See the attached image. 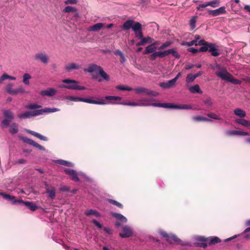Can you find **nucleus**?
Listing matches in <instances>:
<instances>
[{
  "label": "nucleus",
  "mask_w": 250,
  "mask_h": 250,
  "mask_svg": "<svg viewBox=\"0 0 250 250\" xmlns=\"http://www.w3.org/2000/svg\"><path fill=\"white\" fill-rule=\"evenodd\" d=\"M0 195L6 200L10 201L14 205H20L21 206H25L32 211H35L39 207L37 206L33 202L24 201L21 199H17L14 196H12L9 194L5 192H0Z\"/></svg>",
  "instance_id": "nucleus-1"
},
{
  "label": "nucleus",
  "mask_w": 250,
  "mask_h": 250,
  "mask_svg": "<svg viewBox=\"0 0 250 250\" xmlns=\"http://www.w3.org/2000/svg\"><path fill=\"white\" fill-rule=\"evenodd\" d=\"M213 69H218L219 71L216 72L215 74L223 80L230 82L235 84H240L241 82L237 79L234 78L229 73L226 68H221L220 65L217 63L212 67Z\"/></svg>",
  "instance_id": "nucleus-2"
},
{
  "label": "nucleus",
  "mask_w": 250,
  "mask_h": 250,
  "mask_svg": "<svg viewBox=\"0 0 250 250\" xmlns=\"http://www.w3.org/2000/svg\"><path fill=\"white\" fill-rule=\"evenodd\" d=\"M64 100L74 101V102H83L89 104H99V105H104L106 104L104 100L99 99L98 100H92L88 98H84L78 97H75L72 96H65L63 98Z\"/></svg>",
  "instance_id": "nucleus-3"
},
{
  "label": "nucleus",
  "mask_w": 250,
  "mask_h": 250,
  "mask_svg": "<svg viewBox=\"0 0 250 250\" xmlns=\"http://www.w3.org/2000/svg\"><path fill=\"white\" fill-rule=\"evenodd\" d=\"M171 54L173 57L176 58H179L180 56L174 49H169L163 51H155L149 56V59L154 61L157 58H163L166 56Z\"/></svg>",
  "instance_id": "nucleus-4"
},
{
  "label": "nucleus",
  "mask_w": 250,
  "mask_h": 250,
  "mask_svg": "<svg viewBox=\"0 0 250 250\" xmlns=\"http://www.w3.org/2000/svg\"><path fill=\"white\" fill-rule=\"evenodd\" d=\"M62 83H67L68 84L63 85L62 86V87L68 89L82 90L86 89L85 87L79 85L78 84L79 82L75 80L65 79L62 81Z\"/></svg>",
  "instance_id": "nucleus-5"
},
{
  "label": "nucleus",
  "mask_w": 250,
  "mask_h": 250,
  "mask_svg": "<svg viewBox=\"0 0 250 250\" xmlns=\"http://www.w3.org/2000/svg\"><path fill=\"white\" fill-rule=\"evenodd\" d=\"M4 119L1 122L2 127H6L9 125L10 123L14 119L13 113L10 110H5L3 112Z\"/></svg>",
  "instance_id": "nucleus-6"
},
{
  "label": "nucleus",
  "mask_w": 250,
  "mask_h": 250,
  "mask_svg": "<svg viewBox=\"0 0 250 250\" xmlns=\"http://www.w3.org/2000/svg\"><path fill=\"white\" fill-rule=\"evenodd\" d=\"M44 186L47 196L52 200L54 199L56 194V188L47 182H44Z\"/></svg>",
  "instance_id": "nucleus-7"
},
{
  "label": "nucleus",
  "mask_w": 250,
  "mask_h": 250,
  "mask_svg": "<svg viewBox=\"0 0 250 250\" xmlns=\"http://www.w3.org/2000/svg\"><path fill=\"white\" fill-rule=\"evenodd\" d=\"M103 100V99H102ZM105 99L108 101H110L109 102H106L105 100L104 99V101L106 103V104H120L124 105H128V102H122L121 103H119V101H121L122 98L119 96H106L105 97Z\"/></svg>",
  "instance_id": "nucleus-8"
},
{
  "label": "nucleus",
  "mask_w": 250,
  "mask_h": 250,
  "mask_svg": "<svg viewBox=\"0 0 250 250\" xmlns=\"http://www.w3.org/2000/svg\"><path fill=\"white\" fill-rule=\"evenodd\" d=\"M39 116L38 109L33 111H26L23 113H21L18 115L20 119H27L32 117Z\"/></svg>",
  "instance_id": "nucleus-9"
},
{
  "label": "nucleus",
  "mask_w": 250,
  "mask_h": 250,
  "mask_svg": "<svg viewBox=\"0 0 250 250\" xmlns=\"http://www.w3.org/2000/svg\"><path fill=\"white\" fill-rule=\"evenodd\" d=\"M135 92L137 94L145 93L146 95L156 97L159 95L157 92L151 90L143 87H138L134 89Z\"/></svg>",
  "instance_id": "nucleus-10"
},
{
  "label": "nucleus",
  "mask_w": 250,
  "mask_h": 250,
  "mask_svg": "<svg viewBox=\"0 0 250 250\" xmlns=\"http://www.w3.org/2000/svg\"><path fill=\"white\" fill-rule=\"evenodd\" d=\"M132 30L134 31L135 36L137 38L141 39L143 38L142 25L140 22H136L134 24Z\"/></svg>",
  "instance_id": "nucleus-11"
},
{
  "label": "nucleus",
  "mask_w": 250,
  "mask_h": 250,
  "mask_svg": "<svg viewBox=\"0 0 250 250\" xmlns=\"http://www.w3.org/2000/svg\"><path fill=\"white\" fill-rule=\"evenodd\" d=\"M133 235V229L131 227L125 225L122 226V233H120L119 235L122 238H128Z\"/></svg>",
  "instance_id": "nucleus-12"
},
{
  "label": "nucleus",
  "mask_w": 250,
  "mask_h": 250,
  "mask_svg": "<svg viewBox=\"0 0 250 250\" xmlns=\"http://www.w3.org/2000/svg\"><path fill=\"white\" fill-rule=\"evenodd\" d=\"M64 171L67 175L69 176L72 181L76 182L80 181V179L78 177L79 172L77 173L76 170L69 168H64Z\"/></svg>",
  "instance_id": "nucleus-13"
},
{
  "label": "nucleus",
  "mask_w": 250,
  "mask_h": 250,
  "mask_svg": "<svg viewBox=\"0 0 250 250\" xmlns=\"http://www.w3.org/2000/svg\"><path fill=\"white\" fill-rule=\"evenodd\" d=\"M237 236H241L244 238L245 240H248L250 239V227L247 228L244 232L239 235H235L232 237H229L225 240V242L229 241L234 238H236Z\"/></svg>",
  "instance_id": "nucleus-14"
},
{
  "label": "nucleus",
  "mask_w": 250,
  "mask_h": 250,
  "mask_svg": "<svg viewBox=\"0 0 250 250\" xmlns=\"http://www.w3.org/2000/svg\"><path fill=\"white\" fill-rule=\"evenodd\" d=\"M34 58L37 61H40L44 64H47L49 60V57L45 53L40 52L36 54Z\"/></svg>",
  "instance_id": "nucleus-15"
},
{
  "label": "nucleus",
  "mask_w": 250,
  "mask_h": 250,
  "mask_svg": "<svg viewBox=\"0 0 250 250\" xmlns=\"http://www.w3.org/2000/svg\"><path fill=\"white\" fill-rule=\"evenodd\" d=\"M207 239L208 237L204 236H196L194 237V240L196 241L197 245L203 248H205L208 246Z\"/></svg>",
  "instance_id": "nucleus-16"
},
{
  "label": "nucleus",
  "mask_w": 250,
  "mask_h": 250,
  "mask_svg": "<svg viewBox=\"0 0 250 250\" xmlns=\"http://www.w3.org/2000/svg\"><path fill=\"white\" fill-rule=\"evenodd\" d=\"M142 106H152L154 107L155 104H158L157 103H154L153 102L156 101V100L152 97H147L146 98L140 99Z\"/></svg>",
  "instance_id": "nucleus-17"
},
{
  "label": "nucleus",
  "mask_w": 250,
  "mask_h": 250,
  "mask_svg": "<svg viewBox=\"0 0 250 250\" xmlns=\"http://www.w3.org/2000/svg\"><path fill=\"white\" fill-rule=\"evenodd\" d=\"M225 134L228 136H232L234 135L240 136H249V133L247 132L235 130H228L225 132Z\"/></svg>",
  "instance_id": "nucleus-18"
},
{
  "label": "nucleus",
  "mask_w": 250,
  "mask_h": 250,
  "mask_svg": "<svg viewBox=\"0 0 250 250\" xmlns=\"http://www.w3.org/2000/svg\"><path fill=\"white\" fill-rule=\"evenodd\" d=\"M22 140L24 143H26V144L35 147H37L40 150L43 151L45 150V148L43 146L38 144L37 143H36V142H35L34 141L31 139L28 138L26 137H24L22 138Z\"/></svg>",
  "instance_id": "nucleus-19"
},
{
  "label": "nucleus",
  "mask_w": 250,
  "mask_h": 250,
  "mask_svg": "<svg viewBox=\"0 0 250 250\" xmlns=\"http://www.w3.org/2000/svg\"><path fill=\"white\" fill-rule=\"evenodd\" d=\"M208 13L212 16L215 17L226 13V8L225 6L221 7L215 10H208Z\"/></svg>",
  "instance_id": "nucleus-20"
},
{
  "label": "nucleus",
  "mask_w": 250,
  "mask_h": 250,
  "mask_svg": "<svg viewBox=\"0 0 250 250\" xmlns=\"http://www.w3.org/2000/svg\"><path fill=\"white\" fill-rule=\"evenodd\" d=\"M25 131L27 133L36 137V138L40 139L41 140H42L43 141H47L48 140V139L47 137H46L38 132H36L34 131H32V130H31L28 129H26L25 130Z\"/></svg>",
  "instance_id": "nucleus-21"
},
{
  "label": "nucleus",
  "mask_w": 250,
  "mask_h": 250,
  "mask_svg": "<svg viewBox=\"0 0 250 250\" xmlns=\"http://www.w3.org/2000/svg\"><path fill=\"white\" fill-rule=\"evenodd\" d=\"M201 39V37L199 35H195L194 36V39L192 41L190 42H186L182 43V45H185L187 46H191L193 45H197L199 41Z\"/></svg>",
  "instance_id": "nucleus-22"
},
{
  "label": "nucleus",
  "mask_w": 250,
  "mask_h": 250,
  "mask_svg": "<svg viewBox=\"0 0 250 250\" xmlns=\"http://www.w3.org/2000/svg\"><path fill=\"white\" fill-rule=\"evenodd\" d=\"M57 92V91L56 89L53 88H50L41 91L40 94L42 96H47L48 97H52L55 95Z\"/></svg>",
  "instance_id": "nucleus-23"
},
{
  "label": "nucleus",
  "mask_w": 250,
  "mask_h": 250,
  "mask_svg": "<svg viewBox=\"0 0 250 250\" xmlns=\"http://www.w3.org/2000/svg\"><path fill=\"white\" fill-rule=\"evenodd\" d=\"M210 43L205 42L204 40L200 39L199 41L198 44L199 45H202L199 50V52H206L209 49V46Z\"/></svg>",
  "instance_id": "nucleus-24"
},
{
  "label": "nucleus",
  "mask_w": 250,
  "mask_h": 250,
  "mask_svg": "<svg viewBox=\"0 0 250 250\" xmlns=\"http://www.w3.org/2000/svg\"><path fill=\"white\" fill-rule=\"evenodd\" d=\"M102 67L95 64H90L87 68L84 69L85 72L92 73L94 72H99Z\"/></svg>",
  "instance_id": "nucleus-25"
},
{
  "label": "nucleus",
  "mask_w": 250,
  "mask_h": 250,
  "mask_svg": "<svg viewBox=\"0 0 250 250\" xmlns=\"http://www.w3.org/2000/svg\"><path fill=\"white\" fill-rule=\"evenodd\" d=\"M60 111V109L58 108L46 107L43 109H38L39 115H42L44 113H50Z\"/></svg>",
  "instance_id": "nucleus-26"
},
{
  "label": "nucleus",
  "mask_w": 250,
  "mask_h": 250,
  "mask_svg": "<svg viewBox=\"0 0 250 250\" xmlns=\"http://www.w3.org/2000/svg\"><path fill=\"white\" fill-rule=\"evenodd\" d=\"M84 214L87 217H89L92 215L96 217H100L101 216V213L95 209H86L84 212Z\"/></svg>",
  "instance_id": "nucleus-27"
},
{
  "label": "nucleus",
  "mask_w": 250,
  "mask_h": 250,
  "mask_svg": "<svg viewBox=\"0 0 250 250\" xmlns=\"http://www.w3.org/2000/svg\"><path fill=\"white\" fill-rule=\"evenodd\" d=\"M154 105V107L177 109V105L170 103H158V104H155Z\"/></svg>",
  "instance_id": "nucleus-28"
},
{
  "label": "nucleus",
  "mask_w": 250,
  "mask_h": 250,
  "mask_svg": "<svg viewBox=\"0 0 250 250\" xmlns=\"http://www.w3.org/2000/svg\"><path fill=\"white\" fill-rule=\"evenodd\" d=\"M175 84L173 80H169L167 82L161 83L159 84L160 86L164 89H168L172 87Z\"/></svg>",
  "instance_id": "nucleus-29"
},
{
  "label": "nucleus",
  "mask_w": 250,
  "mask_h": 250,
  "mask_svg": "<svg viewBox=\"0 0 250 250\" xmlns=\"http://www.w3.org/2000/svg\"><path fill=\"white\" fill-rule=\"evenodd\" d=\"M111 215L113 217L116 218L121 223H125L127 221V218L123 215L116 212H111Z\"/></svg>",
  "instance_id": "nucleus-30"
},
{
  "label": "nucleus",
  "mask_w": 250,
  "mask_h": 250,
  "mask_svg": "<svg viewBox=\"0 0 250 250\" xmlns=\"http://www.w3.org/2000/svg\"><path fill=\"white\" fill-rule=\"evenodd\" d=\"M55 162L59 165L68 167H74L75 165L72 162L62 159L56 160H55Z\"/></svg>",
  "instance_id": "nucleus-31"
},
{
  "label": "nucleus",
  "mask_w": 250,
  "mask_h": 250,
  "mask_svg": "<svg viewBox=\"0 0 250 250\" xmlns=\"http://www.w3.org/2000/svg\"><path fill=\"white\" fill-rule=\"evenodd\" d=\"M134 21L129 20L124 22L122 28L124 30H127L130 28L132 29V27L134 26V24L135 23Z\"/></svg>",
  "instance_id": "nucleus-32"
},
{
  "label": "nucleus",
  "mask_w": 250,
  "mask_h": 250,
  "mask_svg": "<svg viewBox=\"0 0 250 250\" xmlns=\"http://www.w3.org/2000/svg\"><path fill=\"white\" fill-rule=\"evenodd\" d=\"M207 244L209 245H215L221 242V239L216 236L208 237Z\"/></svg>",
  "instance_id": "nucleus-33"
},
{
  "label": "nucleus",
  "mask_w": 250,
  "mask_h": 250,
  "mask_svg": "<svg viewBox=\"0 0 250 250\" xmlns=\"http://www.w3.org/2000/svg\"><path fill=\"white\" fill-rule=\"evenodd\" d=\"M79 68H80V65L75 63L67 64L65 66V69L68 72H71L73 70L79 69Z\"/></svg>",
  "instance_id": "nucleus-34"
},
{
  "label": "nucleus",
  "mask_w": 250,
  "mask_h": 250,
  "mask_svg": "<svg viewBox=\"0 0 250 250\" xmlns=\"http://www.w3.org/2000/svg\"><path fill=\"white\" fill-rule=\"evenodd\" d=\"M169 239H171L174 242H177L179 244L182 246L188 245V243L183 242L181 239H179L175 234L173 233H169Z\"/></svg>",
  "instance_id": "nucleus-35"
},
{
  "label": "nucleus",
  "mask_w": 250,
  "mask_h": 250,
  "mask_svg": "<svg viewBox=\"0 0 250 250\" xmlns=\"http://www.w3.org/2000/svg\"><path fill=\"white\" fill-rule=\"evenodd\" d=\"M209 46V51L211 52L213 56L217 57L219 55V53L218 52L217 49L216 48L215 45L213 43H210Z\"/></svg>",
  "instance_id": "nucleus-36"
},
{
  "label": "nucleus",
  "mask_w": 250,
  "mask_h": 250,
  "mask_svg": "<svg viewBox=\"0 0 250 250\" xmlns=\"http://www.w3.org/2000/svg\"><path fill=\"white\" fill-rule=\"evenodd\" d=\"M104 24L103 23H97L93 25L90 26L89 31H97L101 29L104 27Z\"/></svg>",
  "instance_id": "nucleus-37"
},
{
  "label": "nucleus",
  "mask_w": 250,
  "mask_h": 250,
  "mask_svg": "<svg viewBox=\"0 0 250 250\" xmlns=\"http://www.w3.org/2000/svg\"><path fill=\"white\" fill-rule=\"evenodd\" d=\"M158 47L157 46H154L152 44L148 45L145 49L144 53L146 54L153 53L155 51L156 49H158Z\"/></svg>",
  "instance_id": "nucleus-38"
},
{
  "label": "nucleus",
  "mask_w": 250,
  "mask_h": 250,
  "mask_svg": "<svg viewBox=\"0 0 250 250\" xmlns=\"http://www.w3.org/2000/svg\"><path fill=\"white\" fill-rule=\"evenodd\" d=\"M26 92V91L23 85H20L17 88L14 89L13 95H16L19 94H23Z\"/></svg>",
  "instance_id": "nucleus-39"
},
{
  "label": "nucleus",
  "mask_w": 250,
  "mask_h": 250,
  "mask_svg": "<svg viewBox=\"0 0 250 250\" xmlns=\"http://www.w3.org/2000/svg\"><path fill=\"white\" fill-rule=\"evenodd\" d=\"M189 90L190 92L192 93H198L201 94L202 93V90H201L198 84H195L193 86H192L189 88Z\"/></svg>",
  "instance_id": "nucleus-40"
},
{
  "label": "nucleus",
  "mask_w": 250,
  "mask_h": 250,
  "mask_svg": "<svg viewBox=\"0 0 250 250\" xmlns=\"http://www.w3.org/2000/svg\"><path fill=\"white\" fill-rule=\"evenodd\" d=\"M192 119L193 121L198 122L210 121V120H209V119L200 115L194 116L193 117Z\"/></svg>",
  "instance_id": "nucleus-41"
},
{
  "label": "nucleus",
  "mask_w": 250,
  "mask_h": 250,
  "mask_svg": "<svg viewBox=\"0 0 250 250\" xmlns=\"http://www.w3.org/2000/svg\"><path fill=\"white\" fill-rule=\"evenodd\" d=\"M197 17L196 16H193L190 19L189 24L191 30H193L196 27V23L197 21Z\"/></svg>",
  "instance_id": "nucleus-42"
},
{
  "label": "nucleus",
  "mask_w": 250,
  "mask_h": 250,
  "mask_svg": "<svg viewBox=\"0 0 250 250\" xmlns=\"http://www.w3.org/2000/svg\"><path fill=\"white\" fill-rule=\"evenodd\" d=\"M19 131L18 125L16 123H13L9 127V132L12 134H14L17 133Z\"/></svg>",
  "instance_id": "nucleus-43"
},
{
  "label": "nucleus",
  "mask_w": 250,
  "mask_h": 250,
  "mask_svg": "<svg viewBox=\"0 0 250 250\" xmlns=\"http://www.w3.org/2000/svg\"><path fill=\"white\" fill-rule=\"evenodd\" d=\"M99 74L103 79L106 81H108L110 79L109 76L103 70L102 68L99 71Z\"/></svg>",
  "instance_id": "nucleus-44"
},
{
  "label": "nucleus",
  "mask_w": 250,
  "mask_h": 250,
  "mask_svg": "<svg viewBox=\"0 0 250 250\" xmlns=\"http://www.w3.org/2000/svg\"><path fill=\"white\" fill-rule=\"evenodd\" d=\"M234 113L235 115L240 118L244 117L246 115L245 112L240 108L235 109L234 110Z\"/></svg>",
  "instance_id": "nucleus-45"
},
{
  "label": "nucleus",
  "mask_w": 250,
  "mask_h": 250,
  "mask_svg": "<svg viewBox=\"0 0 250 250\" xmlns=\"http://www.w3.org/2000/svg\"><path fill=\"white\" fill-rule=\"evenodd\" d=\"M31 78L30 74L25 73L23 75L22 82L26 85H29L30 84L29 80Z\"/></svg>",
  "instance_id": "nucleus-46"
},
{
  "label": "nucleus",
  "mask_w": 250,
  "mask_h": 250,
  "mask_svg": "<svg viewBox=\"0 0 250 250\" xmlns=\"http://www.w3.org/2000/svg\"><path fill=\"white\" fill-rule=\"evenodd\" d=\"M116 88L118 90H122V91H125V90L131 91L133 90V88L132 87L126 86V85H117L116 86Z\"/></svg>",
  "instance_id": "nucleus-47"
},
{
  "label": "nucleus",
  "mask_w": 250,
  "mask_h": 250,
  "mask_svg": "<svg viewBox=\"0 0 250 250\" xmlns=\"http://www.w3.org/2000/svg\"><path fill=\"white\" fill-rule=\"evenodd\" d=\"M107 201L108 203H109L110 204L115 205L119 208H123V206L122 204H121L120 203H119L114 200L111 199H107Z\"/></svg>",
  "instance_id": "nucleus-48"
},
{
  "label": "nucleus",
  "mask_w": 250,
  "mask_h": 250,
  "mask_svg": "<svg viewBox=\"0 0 250 250\" xmlns=\"http://www.w3.org/2000/svg\"><path fill=\"white\" fill-rule=\"evenodd\" d=\"M41 107V105L37 104H28L25 106V108L28 109H36L40 108Z\"/></svg>",
  "instance_id": "nucleus-49"
},
{
  "label": "nucleus",
  "mask_w": 250,
  "mask_h": 250,
  "mask_svg": "<svg viewBox=\"0 0 250 250\" xmlns=\"http://www.w3.org/2000/svg\"><path fill=\"white\" fill-rule=\"evenodd\" d=\"M249 121L244 119H237L235 120V122L239 125H241L245 127H247Z\"/></svg>",
  "instance_id": "nucleus-50"
},
{
  "label": "nucleus",
  "mask_w": 250,
  "mask_h": 250,
  "mask_svg": "<svg viewBox=\"0 0 250 250\" xmlns=\"http://www.w3.org/2000/svg\"><path fill=\"white\" fill-rule=\"evenodd\" d=\"M207 116L210 118L214 119V120H221V118L219 115H217L215 113L210 112L208 113L207 114Z\"/></svg>",
  "instance_id": "nucleus-51"
},
{
  "label": "nucleus",
  "mask_w": 250,
  "mask_h": 250,
  "mask_svg": "<svg viewBox=\"0 0 250 250\" xmlns=\"http://www.w3.org/2000/svg\"><path fill=\"white\" fill-rule=\"evenodd\" d=\"M208 6H211L213 8H215L219 5V0H214L208 2Z\"/></svg>",
  "instance_id": "nucleus-52"
},
{
  "label": "nucleus",
  "mask_w": 250,
  "mask_h": 250,
  "mask_svg": "<svg viewBox=\"0 0 250 250\" xmlns=\"http://www.w3.org/2000/svg\"><path fill=\"white\" fill-rule=\"evenodd\" d=\"M13 84L12 83H9L7 85L5 89L6 92L11 95L13 94L14 89L13 88Z\"/></svg>",
  "instance_id": "nucleus-53"
},
{
  "label": "nucleus",
  "mask_w": 250,
  "mask_h": 250,
  "mask_svg": "<svg viewBox=\"0 0 250 250\" xmlns=\"http://www.w3.org/2000/svg\"><path fill=\"white\" fill-rule=\"evenodd\" d=\"M195 79V78L194 75L192 74H189L187 75L186 81L187 83H189L193 82Z\"/></svg>",
  "instance_id": "nucleus-54"
},
{
  "label": "nucleus",
  "mask_w": 250,
  "mask_h": 250,
  "mask_svg": "<svg viewBox=\"0 0 250 250\" xmlns=\"http://www.w3.org/2000/svg\"><path fill=\"white\" fill-rule=\"evenodd\" d=\"M143 42L144 44L151 43L153 41V39L150 37L143 38L141 39Z\"/></svg>",
  "instance_id": "nucleus-55"
},
{
  "label": "nucleus",
  "mask_w": 250,
  "mask_h": 250,
  "mask_svg": "<svg viewBox=\"0 0 250 250\" xmlns=\"http://www.w3.org/2000/svg\"><path fill=\"white\" fill-rule=\"evenodd\" d=\"M171 42L168 41L163 43L160 47H158V50L164 49L170 46Z\"/></svg>",
  "instance_id": "nucleus-56"
},
{
  "label": "nucleus",
  "mask_w": 250,
  "mask_h": 250,
  "mask_svg": "<svg viewBox=\"0 0 250 250\" xmlns=\"http://www.w3.org/2000/svg\"><path fill=\"white\" fill-rule=\"evenodd\" d=\"M192 109L191 105L189 104H182L177 105V109Z\"/></svg>",
  "instance_id": "nucleus-57"
},
{
  "label": "nucleus",
  "mask_w": 250,
  "mask_h": 250,
  "mask_svg": "<svg viewBox=\"0 0 250 250\" xmlns=\"http://www.w3.org/2000/svg\"><path fill=\"white\" fill-rule=\"evenodd\" d=\"M204 104L208 107H210L213 104V102L210 98H208L203 101Z\"/></svg>",
  "instance_id": "nucleus-58"
},
{
  "label": "nucleus",
  "mask_w": 250,
  "mask_h": 250,
  "mask_svg": "<svg viewBox=\"0 0 250 250\" xmlns=\"http://www.w3.org/2000/svg\"><path fill=\"white\" fill-rule=\"evenodd\" d=\"M128 106H142L141 104V102L140 101V99L139 100L138 102H129L128 104Z\"/></svg>",
  "instance_id": "nucleus-59"
},
{
  "label": "nucleus",
  "mask_w": 250,
  "mask_h": 250,
  "mask_svg": "<svg viewBox=\"0 0 250 250\" xmlns=\"http://www.w3.org/2000/svg\"><path fill=\"white\" fill-rule=\"evenodd\" d=\"M76 10L77 9L75 7L72 6H66L64 9V11L67 13L75 12Z\"/></svg>",
  "instance_id": "nucleus-60"
},
{
  "label": "nucleus",
  "mask_w": 250,
  "mask_h": 250,
  "mask_svg": "<svg viewBox=\"0 0 250 250\" xmlns=\"http://www.w3.org/2000/svg\"><path fill=\"white\" fill-rule=\"evenodd\" d=\"M79 176H82L83 178H84V179L88 182L91 181V179L88 177L85 173L82 172H79Z\"/></svg>",
  "instance_id": "nucleus-61"
},
{
  "label": "nucleus",
  "mask_w": 250,
  "mask_h": 250,
  "mask_svg": "<svg viewBox=\"0 0 250 250\" xmlns=\"http://www.w3.org/2000/svg\"><path fill=\"white\" fill-rule=\"evenodd\" d=\"M159 233L162 237L165 238L167 240L169 239V234L167 233L166 231L163 230H160Z\"/></svg>",
  "instance_id": "nucleus-62"
},
{
  "label": "nucleus",
  "mask_w": 250,
  "mask_h": 250,
  "mask_svg": "<svg viewBox=\"0 0 250 250\" xmlns=\"http://www.w3.org/2000/svg\"><path fill=\"white\" fill-rule=\"evenodd\" d=\"M92 222L99 229L102 228V225L96 219H93Z\"/></svg>",
  "instance_id": "nucleus-63"
},
{
  "label": "nucleus",
  "mask_w": 250,
  "mask_h": 250,
  "mask_svg": "<svg viewBox=\"0 0 250 250\" xmlns=\"http://www.w3.org/2000/svg\"><path fill=\"white\" fill-rule=\"evenodd\" d=\"M60 190L62 192H68L69 188L66 186H62L60 187Z\"/></svg>",
  "instance_id": "nucleus-64"
}]
</instances>
